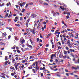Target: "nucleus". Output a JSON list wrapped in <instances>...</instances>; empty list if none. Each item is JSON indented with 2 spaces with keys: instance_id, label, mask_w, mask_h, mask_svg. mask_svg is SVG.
<instances>
[{
  "instance_id": "obj_38",
  "label": "nucleus",
  "mask_w": 79,
  "mask_h": 79,
  "mask_svg": "<svg viewBox=\"0 0 79 79\" xmlns=\"http://www.w3.org/2000/svg\"><path fill=\"white\" fill-rule=\"evenodd\" d=\"M9 30L11 31V32H12L13 31V30H12V28H9Z\"/></svg>"
},
{
  "instance_id": "obj_54",
  "label": "nucleus",
  "mask_w": 79,
  "mask_h": 79,
  "mask_svg": "<svg viewBox=\"0 0 79 79\" xmlns=\"http://www.w3.org/2000/svg\"><path fill=\"white\" fill-rule=\"evenodd\" d=\"M58 43L59 45H61V43L60 42H59Z\"/></svg>"
},
{
  "instance_id": "obj_14",
  "label": "nucleus",
  "mask_w": 79,
  "mask_h": 79,
  "mask_svg": "<svg viewBox=\"0 0 79 79\" xmlns=\"http://www.w3.org/2000/svg\"><path fill=\"white\" fill-rule=\"evenodd\" d=\"M72 69H76H76H77V68H78H78H76V67H72Z\"/></svg>"
},
{
  "instance_id": "obj_41",
  "label": "nucleus",
  "mask_w": 79,
  "mask_h": 79,
  "mask_svg": "<svg viewBox=\"0 0 79 79\" xmlns=\"http://www.w3.org/2000/svg\"><path fill=\"white\" fill-rule=\"evenodd\" d=\"M62 44H63V45H64V40L62 41Z\"/></svg>"
},
{
  "instance_id": "obj_32",
  "label": "nucleus",
  "mask_w": 79,
  "mask_h": 79,
  "mask_svg": "<svg viewBox=\"0 0 79 79\" xmlns=\"http://www.w3.org/2000/svg\"><path fill=\"white\" fill-rule=\"evenodd\" d=\"M28 47H29V48H32V46L31 45H29L28 46Z\"/></svg>"
},
{
  "instance_id": "obj_21",
  "label": "nucleus",
  "mask_w": 79,
  "mask_h": 79,
  "mask_svg": "<svg viewBox=\"0 0 79 79\" xmlns=\"http://www.w3.org/2000/svg\"><path fill=\"white\" fill-rule=\"evenodd\" d=\"M53 15L54 16H55H55H56V13L54 12L53 13Z\"/></svg>"
},
{
  "instance_id": "obj_39",
  "label": "nucleus",
  "mask_w": 79,
  "mask_h": 79,
  "mask_svg": "<svg viewBox=\"0 0 79 79\" xmlns=\"http://www.w3.org/2000/svg\"><path fill=\"white\" fill-rule=\"evenodd\" d=\"M24 68V65H22L21 66V68H22V69H23Z\"/></svg>"
},
{
  "instance_id": "obj_45",
  "label": "nucleus",
  "mask_w": 79,
  "mask_h": 79,
  "mask_svg": "<svg viewBox=\"0 0 79 79\" xmlns=\"http://www.w3.org/2000/svg\"><path fill=\"white\" fill-rule=\"evenodd\" d=\"M21 62H22V63H25L24 60H22Z\"/></svg>"
},
{
  "instance_id": "obj_30",
  "label": "nucleus",
  "mask_w": 79,
  "mask_h": 79,
  "mask_svg": "<svg viewBox=\"0 0 79 79\" xmlns=\"http://www.w3.org/2000/svg\"><path fill=\"white\" fill-rule=\"evenodd\" d=\"M36 23V21H35V24H34L35 26H37V23Z\"/></svg>"
},
{
  "instance_id": "obj_23",
  "label": "nucleus",
  "mask_w": 79,
  "mask_h": 79,
  "mask_svg": "<svg viewBox=\"0 0 79 79\" xmlns=\"http://www.w3.org/2000/svg\"><path fill=\"white\" fill-rule=\"evenodd\" d=\"M75 44H79V42L77 41H75Z\"/></svg>"
},
{
  "instance_id": "obj_12",
  "label": "nucleus",
  "mask_w": 79,
  "mask_h": 79,
  "mask_svg": "<svg viewBox=\"0 0 79 79\" xmlns=\"http://www.w3.org/2000/svg\"><path fill=\"white\" fill-rule=\"evenodd\" d=\"M28 5H30V3H28L26 4L25 7V8H27V7H28Z\"/></svg>"
},
{
  "instance_id": "obj_34",
  "label": "nucleus",
  "mask_w": 79,
  "mask_h": 79,
  "mask_svg": "<svg viewBox=\"0 0 79 79\" xmlns=\"http://www.w3.org/2000/svg\"><path fill=\"white\" fill-rule=\"evenodd\" d=\"M13 49H14V50H15V48H16V45H14L13 46Z\"/></svg>"
},
{
  "instance_id": "obj_48",
  "label": "nucleus",
  "mask_w": 79,
  "mask_h": 79,
  "mask_svg": "<svg viewBox=\"0 0 79 79\" xmlns=\"http://www.w3.org/2000/svg\"><path fill=\"white\" fill-rule=\"evenodd\" d=\"M69 35H71V36L72 37H74V35H73V34H69Z\"/></svg>"
},
{
  "instance_id": "obj_29",
  "label": "nucleus",
  "mask_w": 79,
  "mask_h": 79,
  "mask_svg": "<svg viewBox=\"0 0 79 79\" xmlns=\"http://www.w3.org/2000/svg\"><path fill=\"white\" fill-rule=\"evenodd\" d=\"M19 5H20V6L21 7H23V4H22V3H20L19 4Z\"/></svg>"
},
{
  "instance_id": "obj_27",
  "label": "nucleus",
  "mask_w": 79,
  "mask_h": 79,
  "mask_svg": "<svg viewBox=\"0 0 79 79\" xmlns=\"http://www.w3.org/2000/svg\"><path fill=\"white\" fill-rule=\"evenodd\" d=\"M15 25L16 26H18V27H19V26H20V25L19 24H15Z\"/></svg>"
},
{
  "instance_id": "obj_2",
  "label": "nucleus",
  "mask_w": 79,
  "mask_h": 79,
  "mask_svg": "<svg viewBox=\"0 0 79 79\" xmlns=\"http://www.w3.org/2000/svg\"><path fill=\"white\" fill-rule=\"evenodd\" d=\"M37 15L35 14H31L30 17L31 18H34L35 17H36Z\"/></svg>"
},
{
  "instance_id": "obj_8",
  "label": "nucleus",
  "mask_w": 79,
  "mask_h": 79,
  "mask_svg": "<svg viewBox=\"0 0 79 79\" xmlns=\"http://www.w3.org/2000/svg\"><path fill=\"white\" fill-rule=\"evenodd\" d=\"M55 74L56 76H57V77H61V76L60 75L58 74V73H55Z\"/></svg>"
},
{
  "instance_id": "obj_5",
  "label": "nucleus",
  "mask_w": 79,
  "mask_h": 79,
  "mask_svg": "<svg viewBox=\"0 0 79 79\" xmlns=\"http://www.w3.org/2000/svg\"><path fill=\"white\" fill-rule=\"evenodd\" d=\"M72 44L73 43H70V40H68L67 41V45H71V44Z\"/></svg>"
},
{
  "instance_id": "obj_28",
  "label": "nucleus",
  "mask_w": 79,
  "mask_h": 79,
  "mask_svg": "<svg viewBox=\"0 0 79 79\" xmlns=\"http://www.w3.org/2000/svg\"><path fill=\"white\" fill-rule=\"evenodd\" d=\"M35 64L36 65L35 66H37V65L38 64V62H36L35 63Z\"/></svg>"
},
{
  "instance_id": "obj_24",
  "label": "nucleus",
  "mask_w": 79,
  "mask_h": 79,
  "mask_svg": "<svg viewBox=\"0 0 79 79\" xmlns=\"http://www.w3.org/2000/svg\"><path fill=\"white\" fill-rule=\"evenodd\" d=\"M32 72L33 73H35V69H32Z\"/></svg>"
},
{
  "instance_id": "obj_61",
  "label": "nucleus",
  "mask_w": 79,
  "mask_h": 79,
  "mask_svg": "<svg viewBox=\"0 0 79 79\" xmlns=\"http://www.w3.org/2000/svg\"><path fill=\"white\" fill-rule=\"evenodd\" d=\"M64 32L65 31V32H68V31H67V30H66V29H65V30H64Z\"/></svg>"
},
{
  "instance_id": "obj_51",
  "label": "nucleus",
  "mask_w": 79,
  "mask_h": 79,
  "mask_svg": "<svg viewBox=\"0 0 79 79\" xmlns=\"http://www.w3.org/2000/svg\"><path fill=\"white\" fill-rule=\"evenodd\" d=\"M41 29L43 31H44V27H42Z\"/></svg>"
},
{
  "instance_id": "obj_9",
  "label": "nucleus",
  "mask_w": 79,
  "mask_h": 79,
  "mask_svg": "<svg viewBox=\"0 0 79 79\" xmlns=\"http://www.w3.org/2000/svg\"><path fill=\"white\" fill-rule=\"evenodd\" d=\"M35 71H37V70H39V68L38 67V66H35Z\"/></svg>"
},
{
  "instance_id": "obj_35",
  "label": "nucleus",
  "mask_w": 79,
  "mask_h": 79,
  "mask_svg": "<svg viewBox=\"0 0 79 79\" xmlns=\"http://www.w3.org/2000/svg\"><path fill=\"white\" fill-rule=\"evenodd\" d=\"M63 5L64 6V7H66V4H63Z\"/></svg>"
},
{
  "instance_id": "obj_43",
  "label": "nucleus",
  "mask_w": 79,
  "mask_h": 79,
  "mask_svg": "<svg viewBox=\"0 0 79 79\" xmlns=\"http://www.w3.org/2000/svg\"><path fill=\"white\" fill-rule=\"evenodd\" d=\"M10 37H11V35H9L8 37V39H10Z\"/></svg>"
},
{
  "instance_id": "obj_37",
  "label": "nucleus",
  "mask_w": 79,
  "mask_h": 79,
  "mask_svg": "<svg viewBox=\"0 0 79 79\" xmlns=\"http://www.w3.org/2000/svg\"><path fill=\"white\" fill-rule=\"evenodd\" d=\"M25 11V9H23L22 10V12H24Z\"/></svg>"
},
{
  "instance_id": "obj_53",
  "label": "nucleus",
  "mask_w": 79,
  "mask_h": 79,
  "mask_svg": "<svg viewBox=\"0 0 79 79\" xmlns=\"http://www.w3.org/2000/svg\"><path fill=\"white\" fill-rule=\"evenodd\" d=\"M45 69V67H43V68H42V70H43V71H44Z\"/></svg>"
},
{
  "instance_id": "obj_56",
  "label": "nucleus",
  "mask_w": 79,
  "mask_h": 79,
  "mask_svg": "<svg viewBox=\"0 0 79 79\" xmlns=\"http://www.w3.org/2000/svg\"><path fill=\"white\" fill-rule=\"evenodd\" d=\"M65 49H66V50H69V48H68V47H67L65 48Z\"/></svg>"
},
{
  "instance_id": "obj_59",
  "label": "nucleus",
  "mask_w": 79,
  "mask_h": 79,
  "mask_svg": "<svg viewBox=\"0 0 79 79\" xmlns=\"http://www.w3.org/2000/svg\"><path fill=\"white\" fill-rule=\"evenodd\" d=\"M15 60L16 61H18V57H16L15 58Z\"/></svg>"
},
{
  "instance_id": "obj_62",
  "label": "nucleus",
  "mask_w": 79,
  "mask_h": 79,
  "mask_svg": "<svg viewBox=\"0 0 79 79\" xmlns=\"http://www.w3.org/2000/svg\"><path fill=\"white\" fill-rule=\"evenodd\" d=\"M43 24L45 25V24H46V22H43Z\"/></svg>"
},
{
  "instance_id": "obj_18",
  "label": "nucleus",
  "mask_w": 79,
  "mask_h": 79,
  "mask_svg": "<svg viewBox=\"0 0 79 79\" xmlns=\"http://www.w3.org/2000/svg\"><path fill=\"white\" fill-rule=\"evenodd\" d=\"M8 16V14L7 13H6V14L5 15L4 18H7Z\"/></svg>"
},
{
  "instance_id": "obj_15",
  "label": "nucleus",
  "mask_w": 79,
  "mask_h": 79,
  "mask_svg": "<svg viewBox=\"0 0 79 79\" xmlns=\"http://www.w3.org/2000/svg\"><path fill=\"white\" fill-rule=\"evenodd\" d=\"M67 51H65V50H64V55H66V54H67Z\"/></svg>"
},
{
  "instance_id": "obj_4",
  "label": "nucleus",
  "mask_w": 79,
  "mask_h": 79,
  "mask_svg": "<svg viewBox=\"0 0 79 79\" xmlns=\"http://www.w3.org/2000/svg\"><path fill=\"white\" fill-rule=\"evenodd\" d=\"M41 24H42V23L41 22H40L38 24V25L37 29H39L40 27V26H41Z\"/></svg>"
},
{
  "instance_id": "obj_60",
  "label": "nucleus",
  "mask_w": 79,
  "mask_h": 79,
  "mask_svg": "<svg viewBox=\"0 0 79 79\" xmlns=\"http://www.w3.org/2000/svg\"><path fill=\"white\" fill-rule=\"evenodd\" d=\"M15 40H18V39H17V38L16 37H15Z\"/></svg>"
},
{
  "instance_id": "obj_57",
  "label": "nucleus",
  "mask_w": 79,
  "mask_h": 79,
  "mask_svg": "<svg viewBox=\"0 0 79 79\" xmlns=\"http://www.w3.org/2000/svg\"><path fill=\"white\" fill-rule=\"evenodd\" d=\"M66 19H69V16L67 15L66 17Z\"/></svg>"
},
{
  "instance_id": "obj_49",
  "label": "nucleus",
  "mask_w": 79,
  "mask_h": 79,
  "mask_svg": "<svg viewBox=\"0 0 79 79\" xmlns=\"http://www.w3.org/2000/svg\"><path fill=\"white\" fill-rule=\"evenodd\" d=\"M29 21H30V19H28L27 20V23H29Z\"/></svg>"
},
{
  "instance_id": "obj_11",
  "label": "nucleus",
  "mask_w": 79,
  "mask_h": 79,
  "mask_svg": "<svg viewBox=\"0 0 79 79\" xmlns=\"http://www.w3.org/2000/svg\"><path fill=\"white\" fill-rule=\"evenodd\" d=\"M8 56H5V61H7V60H8Z\"/></svg>"
},
{
  "instance_id": "obj_16",
  "label": "nucleus",
  "mask_w": 79,
  "mask_h": 79,
  "mask_svg": "<svg viewBox=\"0 0 79 79\" xmlns=\"http://www.w3.org/2000/svg\"><path fill=\"white\" fill-rule=\"evenodd\" d=\"M2 36L3 37H6V35L4 33L2 34Z\"/></svg>"
},
{
  "instance_id": "obj_55",
  "label": "nucleus",
  "mask_w": 79,
  "mask_h": 79,
  "mask_svg": "<svg viewBox=\"0 0 79 79\" xmlns=\"http://www.w3.org/2000/svg\"><path fill=\"white\" fill-rule=\"evenodd\" d=\"M61 48L60 46H58V50H59V49H61Z\"/></svg>"
},
{
  "instance_id": "obj_63",
  "label": "nucleus",
  "mask_w": 79,
  "mask_h": 79,
  "mask_svg": "<svg viewBox=\"0 0 79 79\" xmlns=\"http://www.w3.org/2000/svg\"><path fill=\"white\" fill-rule=\"evenodd\" d=\"M67 15H68V16H70V13H69V12L67 14Z\"/></svg>"
},
{
  "instance_id": "obj_42",
  "label": "nucleus",
  "mask_w": 79,
  "mask_h": 79,
  "mask_svg": "<svg viewBox=\"0 0 79 79\" xmlns=\"http://www.w3.org/2000/svg\"><path fill=\"white\" fill-rule=\"evenodd\" d=\"M56 32L58 33V29H57L56 30Z\"/></svg>"
},
{
  "instance_id": "obj_58",
  "label": "nucleus",
  "mask_w": 79,
  "mask_h": 79,
  "mask_svg": "<svg viewBox=\"0 0 79 79\" xmlns=\"http://www.w3.org/2000/svg\"><path fill=\"white\" fill-rule=\"evenodd\" d=\"M48 50V49L47 48H46L45 49V51H46V52H47V50Z\"/></svg>"
},
{
  "instance_id": "obj_1",
  "label": "nucleus",
  "mask_w": 79,
  "mask_h": 79,
  "mask_svg": "<svg viewBox=\"0 0 79 79\" xmlns=\"http://www.w3.org/2000/svg\"><path fill=\"white\" fill-rule=\"evenodd\" d=\"M20 40L21 41V43L22 44H23V43H25V40L23 39V37H22L21 39H20Z\"/></svg>"
},
{
  "instance_id": "obj_52",
  "label": "nucleus",
  "mask_w": 79,
  "mask_h": 79,
  "mask_svg": "<svg viewBox=\"0 0 79 79\" xmlns=\"http://www.w3.org/2000/svg\"><path fill=\"white\" fill-rule=\"evenodd\" d=\"M37 42H39V38H37Z\"/></svg>"
},
{
  "instance_id": "obj_31",
  "label": "nucleus",
  "mask_w": 79,
  "mask_h": 79,
  "mask_svg": "<svg viewBox=\"0 0 79 79\" xmlns=\"http://www.w3.org/2000/svg\"><path fill=\"white\" fill-rule=\"evenodd\" d=\"M40 3L41 4H43V2H44L42 1H40Z\"/></svg>"
},
{
  "instance_id": "obj_13",
  "label": "nucleus",
  "mask_w": 79,
  "mask_h": 79,
  "mask_svg": "<svg viewBox=\"0 0 79 79\" xmlns=\"http://www.w3.org/2000/svg\"><path fill=\"white\" fill-rule=\"evenodd\" d=\"M4 24H3V23H2V22L0 21V26H3Z\"/></svg>"
},
{
  "instance_id": "obj_7",
  "label": "nucleus",
  "mask_w": 79,
  "mask_h": 79,
  "mask_svg": "<svg viewBox=\"0 0 79 79\" xmlns=\"http://www.w3.org/2000/svg\"><path fill=\"white\" fill-rule=\"evenodd\" d=\"M56 56V54H52L51 56V59H53V58L55 56Z\"/></svg>"
},
{
  "instance_id": "obj_44",
  "label": "nucleus",
  "mask_w": 79,
  "mask_h": 79,
  "mask_svg": "<svg viewBox=\"0 0 79 79\" xmlns=\"http://www.w3.org/2000/svg\"><path fill=\"white\" fill-rule=\"evenodd\" d=\"M44 5H48V4L47 3H44Z\"/></svg>"
},
{
  "instance_id": "obj_17",
  "label": "nucleus",
  "mask_w": 79,
  "mask_h": 79,
  "mask_svg": "<svg viewBox=\"0 0 79 79\" xmlns=\"http://www.w3.org/2000/svg\"><path fill=\"white\" fill-rule=\"evenodd\" d=\"M11 5V3H10V2H9V3H7L6 4V6H9V5Z\"/></svg>"
},
{
  "instance_id": "obj_46",
  "label": "nucleus",
  "mask_w": 79,
  "mask_h": 79,
  "mask_svg": "<svg viewBox=\"0 0 79 79\" xmlns=\"http://www.w3.org/2000/svg\"><path fill=\"white\" fill-rule=\"evenodd\" d=\"M56 14H57V16H58V15H60V13L58 12H56Z\"/></svg>"
},
{
  "instance_id": "obj_47",
  "label": "nucleus",
  "mask_w": 79,
  "mask_h": 79,
  "mask_svg": "<svg viewBox=\"0 0 79 79\" xmlns=\"http://www.w3.org/2000/svg\"><path fill=\"white\" fill-rule=\"evenodd\" d=\"M11 75L12 76H15V74H14V73H11Z\"/></svg>"
},
{
  "instance_id": "obj_20",
  "label": "nucleus",
  "mask_w": 79,
  "mask_h": 79,
  "mask_svg": "<svg viewBox=\"0 0 79 79\" xmlns=\"http://www.w3.org/2000/svg\"><path fill=\"white\" fill-rule=\"evenodd\" d=\"M28 68L29 69H32V68H32V67L30 66V67H28Z\"/></svg>"
},
{
  "instance_id": "obj_50",
  "label": "nucleus",
  "mask_w": 79,
  "mask_h": 79,
  "mask_svg": "<svg viewBox=\"0 0 79 79\" xmlns=\"http://www.w3.org/2000/svg\"><path fill=\"white\" fill-rule=\"evenodd\" d=\"M23 35H27V33H26V32L24 33H23Z\"/></svg>"
},
{
  "instance_id": "obj_33",
  "label": "nucleus",
  "mask_w": 79,
  "mask_h": 79,
  "mask_svg": "<svg viewBox=\"0 0 79 79\" xmlns=\"http://www.w3.org/2000/svg\"><path fill=\"white\" fill-rule=\"evenodd\" d=\"M8 61H6L5 63V65H6L7 64H8Z\"/></svg>"
},
{
  "instance_id": "obj_6",
  "label": "nucleus",
  "mask_w": 79,
  "mask_h": 79,
  "mask_svg": "<svg viewBox=\"0 0 79 79\" xmlns=\"http://www.w3.org/2000/svg\"><path fill=\"white\" fill-rule=\"evenodd\" d=\"M35 28H33V29L30 30L31 32L33 34H34V32H33L35 31Z\"/></svg>"
},
{
  "instance_id": "obj_19",
  "label": "nucleus",
  "mask_w": 79,
  "mask_h": 79,
  "mask_svg": "<svg viewBox=\"0 0 79 79\" xmlns=\"http://www.w3.org/2000/svg\"><path fill=\"white\" fill-rule=\"evenodd\" d=\"M29 15H30L29 12H28L26 14V16H27L28 17L29 16Z\"/></svg>"
},
{
  "instance_id": "obj_36",
  "label": "nucleus",
  "mask_w": 79,
  "mask_h": 79,
  "mask_svg": "<svg viewBox=\"0 0 79 79\" xmlns=\"http://www.w3.org/2000/svg\"><path fill=\"white\" fill-rule=\"evenodd\" d=\"M71 56H72L73 57V58H74V55L73 54H71Z\"/></svg>"
},
{
  "instance_id": "obj_22",
  "label": "nucleus",
  "mask_w": 79,
  "mask_h": 79,
  "mask_svg": "<svg viewBox=\"0 0 79 79\" xmlns=\"http://www.w3.org/2000/svg\"><path fill=\"white\" fill-rule=\"evenodd\" d=\"M66 56H67L66 55H65L64 56H63V58H64V59H65V58H66Z\"/></svg>"
},
{
  "instance_id": "obj_64",
  "label": "nucleus",
  "mask_w": 79,
  "mask_h": 79,
  "mask_svg": "<svg viewBox=\"0 0 79 79\" xmlns=\"http://www.w3.org/2000/svg\"><path fill=\"white\" fill-rule=\"evenodd\" d=\"M35 63H33V64H32V66H35Z\"/></svg>"
},
{
  "instance_id": "obj_26",
  "label": "nucleus",
  "mask_w": 79,
  "mask_h": 79,
  "mask_svg": "<svg viewBox=\"0 0 79 79\" xmlns=\"http://www.w3.org/2000/svg\"><path fill=\"white\" fill-rule=\"evenodd\" d=\"M17 52H18V53H20L21 52V51H19L18 49L17 50Z\"/></svg>"
},
{
  "instance_id": "obj_3",
  "label": "nucleus",
  "mask_w": 79,
  "mask_h": 79,
  "mask_svg": "<svg viewBox=\"0 0 79 79\" xmlns=\"http://www.w3.org/2000/svg\"><path fill=\"white\" fill-rule=\"evenodd\" d=\"M14 65L16 69L18 70V65H19V64H16V63H15Z\"/></svg>"
},
{
  "instance_id": "obj_10",
  "label": "nucleus",
  "mask_w": 79,
  "mask_h": 79,
  "mask_svg": "<svg viewBox=\"0 0 79 79\" xmlns=\"http://www.w3.org/2000/svg\"><path fill=\"white\" fill-rule=\"evenodd\" d=\"M70 52H74L75 51H74V50L72 49H69Z\"/></svg>"
},
{
  "instance_id": "obj_25",
  "label": "nucleus",
  "mask_w": 79,
  "mask_h": 79,
  "mask_svg": "<svg viewBox=\"0 0 79 79\" xmlns=\"http://www.w3.org/2000/svg\"><path fill=\"white\" fill-rule=\"evenodd\" d=\"M30 41L31 42L32 45H34V44H32V40H31L30 39Z\"/></svg>"
},
{
  "instance_id": "obj_40",
  "label": "nucleus",
  "mask_w": 79,
  "mask_h": 79,
  "mask_svg": "<svg viewBox=\"0 0 79 79\" xmlns=\"http://www.w3.org/2000/svg\"><path fill=\"white\" fill-rule=\"evenodd\" d=\"M66 58H67V59H69V60H71V58H69V56H67V57H66Z\"/></svg>"
}]
</instances>
